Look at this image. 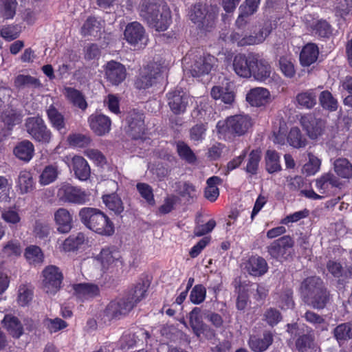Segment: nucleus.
Wrapping results in <instances>:
<instances>
[{
  "label": "nucleus",
  "instance_id": "6e6d98bb",
  "mask_svg": "<svg viewBox=\"0 0 352 352\" xmlns=\"http://www.w3.org/2000/svg\"><path fill=\"white\" fill-rule=\"evenodd\" d=\"M177 153L179 157L189 164H193L197 157L190 147L184 141H179L176 144Z\"/></svg>",
  "mask_w": 352,
  "mask_h": 352
},
{
  "label": "nucleus",
  "instance_id": "473e14b6",
  "mask_svg": "<svg viewBox=\"0 0 352 352\" xmlns=\"http://www.w3.org/2000/svg\"><path fill=\"white\" fill-rule=\"evenodd\" d=\"M329 300V293L324 286L304 301L314 309H322L325 307Z\"/></svg>",
  "mask_w": 352,
  "mask_h": 352
},
{
  "label": "nucleus",
  "instance_id": "aec40b11",
  "mask_svg": "<svg viewBox=\"0 0 352 352\" xmlns=\"http://www.w3.org/2000/svg\"><path fill=\"white\" fill-rule=\"evenodd\" d=\"M270 98V91L263 87L251 89L246 94V101L252 106L261 107L266 105Z\"/></svg>",
  "mask_w": 352,
  "mask_h": 352
},
{
  "label": "nucleus",
  "instance_id": "8fccbe9b",
  "mask_svg": "<svg viewBox=\"0 0 352 352\" xmlns=\"http://www.w3.org/2000/svg\"><path fill=\"white\" fill-rule=\"evenodd\" d=\"M208 126V122H199L193 125L189 130L190 140L195 144L205 140Z\"/></svg>",
  "mask_w": 352,
  "mask_h": 352
},
{
  "label": "nucleus",
  "instance_id": "9d476101",
  "mask_svg": "<svg viewBox=\"0 0 352 352\" xmlns=\"http://www.w3.org/2000/svg\"><path fill=\"white\" fill-rule=\"evenodd\" d=\"M168 107L175 115L184 114L188 106V96L180 88L169 91L166 95Z\"/></svg>",
  "mask_w": 352,
  "mask_h": 352
},
{
  "label": "nucleus",
  "instance_id": "6ab92c4d",
  "mask_svg": "<svg viewBox=\"0 0 352 352\" xmlns=\"http://www.w3.org/2000/svg\"><path fill=\"white\" fill-rule=\"evenodd\" d=\"M91 130L98 136H103L111 131V120L109 117L102 113H92L88 118Z\"/></svg>",
  "mask_w": 352,
  "mask_h": 352
},
{
  "label": "nucleus",
  "instance_id": "13d9d810",
  "mask_svg": "<svg viewBox=\"0 0 352 352\" xmlns=\"http://www.w3.org/2000/svg\"><path fill=\"white\" fill-rule=\"evenodd\" d=\"M211 107L206 102H200L191 111V119L194 122H207L206 116Z\"/></svg>",
  "mask_w": 352,
  "mask_h": 352
},
{
  "label": "nucleus",
  "instance_id": "cd10ccee",
  "mask_svg": "<svg viewBox=\"0 0 352 352\" xmlns=\"http://www.w3.org/2000/svg\"><path fill=\"white\" fill-rule=\"evenodd\" d=\"M13 153L19 160L29 162L34 156V146L30 140H24L17 143L13 149Z\"/></svg>",
  "mask_w": 352,
  "mask_h": 352
},
{
  "label": "nucleus",
  "instance_id": "864d4df0",
  "mask_svg": "<svg viewBox=\"0 0 352 352\" xmlns=\"http://www.w3.org/2000/svg\"><path fill=\"white\" fill-rule=\"evenodd\" d=\"M80 220H110L100 210L95 208L85 207L79 211Z\"/></svg>",
  "mask_w": 352,
  "mask_h": 352
},
{
  "label": "nucleus",
  "instance_id": "5fc2aeb1",
  "mask_svg": "<svg viewBox=\"0 0 352 352\" xmlns=\"http://www.w3.org/2000/svg\"><path fill=\"white\" fill-rule=\"evenodd\" d=\"M14 83V86L18 89H21L25 87H32L34 88H40L42 87V83L38 78L24 74L18 75L15 78Z\"/></svg>",
  "mask_w": 352,
  "mask_h": 352
},
{
  "label": "nucleus",
  "instance_id": "7c9ffc66",
  "mask_svg": "<svg viewBox=\"0 0 352 352\" xmlns=\"http://www.w3.org/2000/svg\"><path fill=\"white\" fill-rule=\"evenodd\" d=\"M74 289L76 297L81 300L93 298L100 294L98 286L92 283L77 284L74 285Z\"/></svg>",
  "mask_w": 352,
  "mask_h": 352
},
{
  "label": "nucleus",
  "instance_id": "a19ab883",
  "mask_svg": "<svg viewBox=\"0 0 352 352\" xmlns=\"http://www.w3.org/2000/svg\"><path fill=\"white\" fill-rule=\"evenodd\" d=\"M309 28L314 35L320 38H329L332 34L331 25L324 19L313 21Z\"/></svg>",
  "mask_w": 352,
  "mask_h": 352
},
{
  "label": "nucleus",
  "instance_id": "20e7f679",
  "mask_svg": "<svg viewBox=\"0 0 352 352\" xmlns=\"http://www.w3.org/2000/svg\"><path fill=\"white\" fill-rule=\"evenodd\" d=\"M25 127L32 140L42 144H49L53 138L51 130L47 127L41 116L28 117L25 119Z\"/></svg>",
  "mask_w": 352,
  "mask_h": 352
},
{
  "label": "nucleus",
  "instance_id": "c756f323",
  "mask_svg": "<svg viewBox=\"0 0 352 352\" xmlns=\"http://www.w3.org/2000/svg\"><path fill=\"white\" fill-rule=\"evenodd\" d=\"M74 175L80 181L87 180L91 175L90 166L87 160L81 156H75L72 159Z\"/></svg>",
  "mask_w": 352,
  "mask_h": 352
},
{
  "label": "nucleus",
  "instance_id": "a211bd4d",
  "mask_svg": "<svg viewBox=\"0 0 352 352\" xmlns=\"http://www.w3.org/2000/svg\"><path fill=\"white\" fill-rule=\"evenodd\" d=\"M129 133L134 140H142L146 134V126L143 113L132 111L126 118Z\"/></svg>",
  "mask_w": 352,
  "mask_h": 352
},
{
  "label": "nucleus",
  "instance_id": "052dcab7",
  "mask_svg": "<svg viewBox=\"0 0 352 352\" xmlns=\"http://www.w3.org/2000/svg\"><path fill=\"white\" fill-rule=\"evenodd\" d=\"M309 161L303 166L302 170L307 175H314L319 170L321 161L311 153H308Z\"/></svg>",
  "mask_w": 352,
  "mask_h": 352
},
{
  "label": "nucleus",
  "instance_id": "39448f33",
  "mask_svg": "<svg viewBox=\"0 0 352 352\" xmlns=\"http://www.w3.org/2000/svg\"><path fill=\"white\" fill-rule=\"evenodd\" d=\"M162 74V67L155 62H150L140 67L134 80V87L139 90L147 89L157 83Z\"/></svg>",
  "mask_w": 352,
  "mask_h": 352
},
{
  "label": "nucleus",
  "instance_id": "4c0bfd02",
  "mask_svg": "<svg viewBox=\"0 0 352 352\" xmlns=\"http://www.w3.org/2000/svg\"><path fill=\"white\" fill-rule=\"evenodd\" d=\"M83 223L87 228L101 235L110 236L115 231L112 221H83Z\"/></svg>",
  "mask_w": 352,
  "mask_h": 352
},
{
  "label": "nucleus",
  "instance_id": "49530a36",
  "mask_svg": "<svg viewBox=\"0 0 352 352\" xmlns=\"http://www.w3.org/2000/svg\"><path fill=\"white\" fill-rule=\"evenodd\" d=\"M6 329L14 338H19L23 334V327L16 317L6 315L3 320Z\"/></svg>",
  "mask_w": 352,
  "mask_h": 352
},
{
  "label": "nucleus",
  "instance_id": "6e6552de",
  "mask_svg": "<svg viewBox=\"0 0 352 352\" xmlns=\"http://www.w3.org/2000/svg\"><path fill=\"white\" fill-rule=\"evenodd\" d=\"M300 123L311 140H317L322 136L326 129V121L316 118L314 113H307L301 116Z\"/></svg>",
  "mask_w": 352,
  "mask_h": 352
},
{
  "label": "nucleus",
  "instance_id": "a18cd8bd",
  "mask_svg": "<svg viewBox=\"0 0 352 352\" xmlns=\"http://www.w3.org/2000/svg\"><path fill=\"white\" fill-rule=\"evenodd\" d=\"M334 170L337 175L343 179L352 178V164L346 158H338L334 162Z\"/></svg>",
  "mask_w": 352,
  "mask_h": 352
},
{
  "label": "nucleus",
  "instance_id": "412c9836",
  "mask_svg": "<svg viewBox=\"0 0 352 352\" xmlns=\"http://www.w3.org/2000/svg\"><path fill=\"white\" fill-rule=\"evenodd\" d=\"M341 182L332 173H327L322 175L316 181V187L320 193L329 194V192L335 188H340Z\"/></svg>",
  "mask_w": 352,
  "mask_h": 352
},
{
  "label": "nucleus",
  "instance_id": "09e8293b",
  "mask_svg": "<svg viewBox=\"0 0 352 352\" xmlns=\"http://www.w3.org/2000/svg\"><path fill=\"white\" fill-rule=\"evenodd\" d=\"M102 201L105 206L116 214H121L124 210V206L120 197L116 193L104 195Z\"/></svg>",
  "mask_w": 352,
  "mask_h": 352
},
{
  "label": "nucleus",
  "instance_id": "603ef678",
  "mask_svg": "<svg viewBox=\"0 0 352 352\" xmlns=\"http://www.w3.org/2000/svg\"><path fill=\"white\" fill-rule=\"evenodd\" d=\"M17 186L21 194L28 193L34 189V181L29 171H21L18 177Z\"/></svg>",
  "mask_w": 352,
  "mask_h": 352
},
{
  "label": "nucleus",
  "instance_id": "4d7b16f0",
  "mask_svg": "<svg viewBox=\"0 0 352 352\" xmlns=\"http://www.w3.org/2000/svg\"><path fill=\"white\" fill-rule=\"evenodd\" d=\"M327 268L334 277L340 278L342 280L348 278L351 274L350 271L344 270L341 263L336 261H329Z\"/></svg>",
  "mask_w": 352,
  "mask_h": 352
},
{
  "label": "nucleus",
  "instance_id": "bb28decb",
  "mask_svg": "<svg viewBox=\"0 0 352 352\" xmlns=\"http://www.w3.org/2000/svg\"><path fill=\"white\" fill-rule=\"evenodd\" d=\"M100 256L102 265L106 269L122 265V256L118 250L110 248L102 249Z\"/></svg>",
  "mask_w": 352,
  "mask_h": 352
},
{
  "label": "nucleus",
  "instance_id": "ddd939ff",
  "mask_svg": "<svg viewBox=\"0 0 352 352\" xmlns=\"http://www.w3.org/2000/svg\"><path fill=\"white\" fill-rule=\"evenodd\" d=\"M256 63V54L249 53L248 55L239 54L233 60V69L235 73L243 78H250L254 64Z\"/></svg>",
  "mask_w": 352,
  "mask_h": 352
},
{
  "label": "nucleus",
  "instance_id": "f257e3e1",
  "mask_svg": "<svg viewBox=\"0 0 352 352\" xmlns=\"http://www.w3.org/2000/svg\"><path fill=\"white\" fill-rule=\"evenodd\" d=\"M139 12L148 25L157 32L166 30L172 22L171 12L166 3L144 0L140 6Z\"/></svg>",
  "mask_w": 352,
  "mask_h": 352
},
{
  "label": "nucleus",
  "instance_id": "2eb2a0df",
  "mask_svg": "<svg viewBox=\"0 0 352 352\" xmlns=\"http://www.w3.org/2000/svg\"><path fill=\"white\" fill-rule=\"evenodd\" d=\"M104 70L105 78L111 85L118 86L126 79V67L120 62L108 61L104 66Z\"/></svg>",
  "mask_w": 352,
  "mask_h": 352
},
{
  "label": "nucleus",
  "instance_id": "c9c22d12",
  "mask_svg": "<svg viewBox=\"0 0 352 352\" xmlns=\"http://www.w3.org/2000/svg\"><path fill=\"white\" fill-rule=\"evenodd\" d=\"M333 336L340 346L352 339V320L338 325L333 331Z\"/></svg>",
  "mask_w": 352,
  "mask_h": 352
},
{
  "label": "nucleus",
  "instance_id": "bf43d9fd",
  "mask_svg": "<svg viewBox=\"0 0 352 352\" xmlns=\"http://www.w3.org/2000/svg\"><path fill=\"white\" fill-rule=\"evenodd\" d=\"M58 177L57 168L53 165L45 167L39 177V182L42 185H48L54 182Z\"/></svg>",
  "mask_w": 352,
  "mask_h": 352
},
{
  "label": "nucleus",
  "instance_id": "338daca9",
  "mask_svg": "<svg viewBox=\"0 0 352 352\" xmlns=\"http://www.w3.org/2000/svg\"><path fill=\"white\" fill-rule=\"evenodd\" d=\"M279 68L283 74L289 78L294 77L296 70L292 60L285 56H281L278 60Z\"/></svg>",
  "mask_w": 352,
  "mask_h": 352
},
{
  "label": "nucleus",
  "instance_id": "2f4dec72",
  "mask_svg": "<svg viewBox=\"0 0 352 352\" xmlns=\"http://www.w3.org/2000/svg\"><path fill=\"white\" fill-rule=\"evenodd\" d=\"M232 284L238 293L236 307L238 310L243 311L245 309L248 302V295L246 287H248L249 283L241 282V278L238 277L234 279Z\"/></svg>",
  "mask_w": 352,
  "mask_h": 352
},
{
  "label": "nucleus",
  "instance_id": "a878e982",
  "mask_svg": "<svg viewBox=\"0 0 352 352\" xmlns=\"http://www.w3.org/2000/svg\"><path fill=\"white\" fill-rule=\"evenodd\" d=\"M273 340V334L269 331H265L263 332L262 338L254 335L250 336L248 345L254 352H263L272 344Z\"/></svg>",
  "mask_w": 352,
  "mask_h": 352
},
{
  "label": "nucleus",
  "instance_id": "4468645a",
  "mask_svg": "<svg viewBox=\"0 0 352 352\" xmlns=\"http://www.w3.org/2000/svg\"><path fill=\"white\" fill-rule=\"evenodd\" d=\"M134 307V302L129 298H123L109 303L104 310V316L109 320L126 316Z\"/></svg>",
  "mask_w": 352,
  "mask_h": 352
},
{
  "label": "nucleus",
  "instance_id": "e2e57ef3",
  "mask_svg": "<svg viewBox=\"0 0 352 352\" xmlns=\"http://www.w3.org/2000/svg\"><path fill=\"white\" fill-rule=\"evenodd\" d=\"M20 32L21 26L19 25H3L0 30L1 36L8 41L17 38Z\"/></svg>",
  "mask_w": 352,
  "mask_h": 352
},
{
  "label": "nucleus",
  "instance_id": "ea45409f",
  "mask_svg": "<svg viewBox=\"0 0 352 352\" xmlns=\"http://www.w3.org/2000/svg\"><path fill=\"white\" fill-rule=\"evenodd\" d=\"M287 142L291 146L295 148H304L307 144L306 137L297 126H294L290 129L287 136Z\"/></svg>",
  "mask_w": 352,
  "mask_h": 352
},
{
  "label": "nucleus",
  "instance_id": "1a4fd4ad",
  "mask_svg": "<svg viewBox=\"0 0 352 352\" xmlns=\"http://www.w3.org/2000/svg\"><path fill=\"white\" fill-rule=\"evenodd\" d=\"M294 241L289 236H284L274 241L267 248L270 256L280 261H286L290 257Z\"/></svg>",
  "mask_w": 352,
  "mask_h": 352
},
{
  "label": "nucleus",
  "instance_id": "9b49d317",
  "mask_svg": "<svg viewBox=\"0 0 352 352\" xmlns=\"http://www.w3.org/2000/svg\"><path fill=\"white\" fill-rule=\"evenodd\" d=\"M189 324L195 336L200 338L201 334H205L206 338L212 339L214 337V331L208 327L203 321L202 313L200 307H194L188 314Z\"/></svg>",
  "mask_w": 352,
  "mask_h": 352
},
{
  "label": "nucleus",
  "instance_id": "79ce46f5",
  "mask_svg": "<svg viewBox=\"0 0 352 352\" xmlns=\"http://www.w3.org/2000/svg\"><path fill=\"white\" fill-rule=\"evenodd\" d=\"M87 239L82 233H78L75 237L69 236L65 239L60 247L64 252L75 251L87 243Z\"/></svg>",
  "mask_w": 352,
  "mask_h": 352
},
{
  "label": "nucleus",
  "instance_id": "72a5a7b5",
  "mask_svg": "<svg viewBox=\"0 0 352 352\" xmlns=\"http://www.w3.org/2000/svg\"><path fill=\"white\" fill-rule=\"evenodd\" d=\"M223 180L219 176H212L206 180V186L204 189V197L210 202H214L219 196V185Z\"/></svg>",
  "mask_w": 352,
  "mask_h": 352
},
{
  "label": "nucleus",
  "instance_id": "c85d7f7f",
  "mask_svg": "<svg viewBox=\"0 0 352 352\" xmlns=\"http://www.w3.org/2000/svg\"><path fill=\"white\" fill-rule=\"evenodd\" d=\"M46 115L50 124L56 131L61 132L66 129V120L63 113L53 104L46 109Z\"/></svg>",
  "mask_w": 352,
  "mask_h": 352
},
{
  "label": "nucleus",
  "instance_id": "0e129e2a",
  "mask_svg": "<svg viewBox=\"0 0 352 352\" xmlns=\"http://www.w3.org/2000/svg\"><path fill=\"white\" fill-rule=\"evenodd\" d=\"M96 28L100 29V22L98 21L96 17L89 16L81 27L80 33L83 36H90Z\"/></svg>",
  "mask_w": 352,
  "mask_h": 352
},
{
  "label": "nucleus",
  "instance_id": "58836bf2",
  "mask_svg": "<svg viewBox=\"0 0 352 352\" xmlns=\"http://www.w3.org/2000/svg\"><path fill=\"white\" fill-rule=\"evenodd\" d=\"M211 97L214 100H221L223 103L232 104L234 101L235 94L229 87L214 86L210 91Z\"/></svg>",
  "mask_w": 352,
  "mask_h": 352
},
{
  "label": "nucleus",
  "instance_id": "423d86ee",
  "mask_svg": "<svg viewBox=\"0 0 352 352\" xmlns=\"http://www.w3.org/2000/svg\"><path fill=\"white\" fill-rule=\"evenodd\" d=\"M271 25L263 27L257 33L248 35L239 28L237 30L231 32L229 39L231 43H236L238 46L243 47L251 45H257L262 43L271 32Z\"/></svg>",
  "mask_w": 352,
  "mask_h": 352
},
{
  "label": "nucleus",
  "instance_id": "f8f14e48",
  "mask_svg": "<svg viewBox=\"0 0 352 352\" xmlns=\"http://www.w3.org/2000/svg\"><path fill=\"white\" fill-rule=\"evenodd\" d=\"M43 286L46 293L55 294L60 288L63 280V274L54 265L46 267L43 271Z\"/></svg>",
  "mask_w": 352,
  "mask_h": 352
},
{
  "label": "nucleus",
  "instance_id": "5701e85b",
  "mask_svg": "<svg viewBox=\"0 0 352 352\" xmlns=\"http://www.w3.org/2000/svg\"><path fill=\"white\" fill-rule=\"evenodd\" d=\"M319 48L314 43H307L305 44L299 55L300 64L302 67H309L315 63L319 56Z\"/></svg>",
  "mask_w": 352,
  "mask_h": 352
},
{
  "label": "nucleus",
  "instance_id": "f704fd0d",
  "mask_svg": "<svg viewBox=\"0 0 352 352\" xmlns=\"http://www.w3.org/2000/svg\"><path fill=\"white\" fill-rule=\"evenodd\" d=\"M280 157L275 150H267L265 154V166L266 171L270 174L280 172L282 170Z\"/></svg>",
  "mask_w": 352,
  "mask_h": 352
},
{
  "label": "nucleus",
  "instance_id": "393cba45",
  "mask_svg": "<svg viewBox=\"0 0 352 352\" xmlns=\"http://www.w3.org/2000/svg\"><path fill=\"white\" fill-rule=\"evenodd\" d=\"M272 74V67L270 64L264 58H261L256 54V63L253 65L251 76L260 82H264L270 78Z\"/></svg>",
  "mask_w": 352,
  "mask_h": 352
},
{
  "label": "nucleus",
  "instance_id": "dca6fc26",
  "mask_svg": "<svg viewBox=\"0 0 352 352\" xmlns=\"http://www.w3.org/2000/svg\"><path fill=\"white\" fill-rule=\"evenodd\" d=\"M217 62V58L209 54L197 57L190 66V72L193 77L208 74Z\"/></svg>",
  "mask_w": 352,
  "mask_h": 352
},
{
  "label": "nucleus",
  "instance_id": "4be33fe9",
  "mask_svg": "<svg viewBox=\"0 0 352 352\" xmlns=\"http://www.w3.org/2000/svg\"><path fill=\"white\" fill-rule=\"evenodd\" d=\"M245 270L253 276H261L268 270L266 261L261 256H252L245 263Z\"/></svg>",
  "mask_w": 352,
  "mask_h": 352
},
{
  "label": "nucleus",
  "instance_id": "69168bd1",
  "mask_svg": "<svg viewBox=\"0 0 352 352\" xmlns=\"http://www.w3.org/2000/svg\"><path fill=\"white\" fill-rule=\"evenodd\" d=\"M1 117L3 122L9 129H11L14 125L21 122L20 115L14 109L4 111Z\"/></svg>",
  "mask_w": 352,
  "mask_h": 352
},
{
  "label": "nucleus",
  "instance_id": "f3484780",
  "mask_svg": "<svg viewBox=\"0 0 352 352\" xmlns=\"http://www.w3.org/2000/svg\"><path fill=\"white\" fill-rule=\"evenodd\" d=\"M124 39L128 44L136 47L144 44L146 38V31L143 25L138 22L129 23L124 30Z\"/></svg>",
  "mask_w": 352,
  "mask_h": 352
},
{
  "label": "nucleus",
  "instance_id": "0eeeda50",
  "mask_svg": "<svg viewBox=\"0 0 352 352\" xmlns=\"http://www.w3.org/2000/svg\"><path fill=\"white\" fill-rule=\"evenodd\" d=\"M57 197L61 201L76 204H83L88 199L85 190L68 182L60 184L58 188Z\"/></svg>",
  "mask_w": 352,
  "mask_h": 352
},
{
  "label": "nucleus",
  "instance_id": "de8ad7c7",
  "mask_svg": "<svg viewBox=\"0 0 352 352\" xmlns=\"http://www.w3.org/2000/svg\"><path fill=\"white\" fill-rule=\"evenodd\" d=\"M319 103L324 110L334 112L338 108V100L328 90L322 91L319 95Z\"/></svg>",
  "mask_w": 352,
  "mask_h": 352
},
{
  "label": "nucleus",
  "instance_id": "774afa93",
  "mask_svg": "<svg viewBox=\"0 0 352 352\" xmlns=\"http://www.w3.org/2000/svg\"><path fill=\"white\" fill-rule=\"evenodd\" d=\"M206 296V289L202 285H196L190 294V300L195 305L203 302Z\"/></svg>",
  "mask_w": 352,
  "mask_h": 352
},
{
  "label": "nucleus",
  "instance_id": "c03bdc74",
  "mask_svg": "<svg viewBox=\"0 0 352 352\" xmlns=\"http://www.w3.org/2000/svg\"><path fill=\"white\" fill-rule=\"evenodd\" d=\"M316 98V90L311 89L298 94L296 98L298 104L300 107L311 109L314 108L317 103Z\"/></svg>",
  "mask_w": 352,
  "mask_h": 352
},
{
  "label": "nucleus",
  "instance_id": "f03ea898",
  "mask_svg": "<svg viewBox=\"0 0 352 352\" xmlns=\"http://www.w3.org/2000/svg\"><path fill=\"white\" fill-rule=\"evenodd\" d=\"M217 16V7L201 1L192 5L188 12L190 20L197 25L199 29L207 32L211 31L214 27Z\"/></svg>",
  "mask_w": 352,
  "mask_h": 352
},
{
  "label": "nucleus",
  "instance_id": "680f3d73",
  "mask_svg": "<svg viewBox=\"0 0 352 352\" xmlns=\"http://www.w3.org/2000/svg\"><path fill=\"white\" fill-rule=\"evenodd\" d=\"M25 256L30 264L43 262V255L39 247L32 245L25 249Z\"/></svg>",
  "mask_w": 352,
  "mask_h": 352
},
{
  "label": "nucleus",
  "instance_id": "37998d69",
  "mask_svg": "<svg viewBox=\"0 0 352 352\" xmlns=\"http://www.w3.org/2000/svg\"><path fill=\"white\" fill-rule=\"evenodd\" d=\"M248 154L246 166L243 170L251 175L257 174L259 163L261 160L262 153L260 148L253 149Z\"/></svg>",
  "mask_w": 352,
  "mask_h": 352
},
{
  "label": "nucleus",
  "instance_id": "b1692460",
  "mask_svg": "<svg viewBox=\"0 0 352 352\" xmlns=\"http://www.w3.org/2000/svg\"><path fill=\"white\" fill-rule=\"evenodd\" d=\"M324 286V282L318 276H309L305 278L301 283L300 287V292L303 300L310 297Z\"/></svg>",
  "mask_w": 352,
  "mask_h": 352
},
{
  "label": "nucleus",
  "instance_id": "e433bc0d",
  "mask_svg": "<svg viewBox=\"0 0 352 352\" xmlns=\"http://www.w3.org/2000/svg\"><path fill=\"white\" fill-rule=\"evenodd\" d=\"M65 96L74 106L82 111L87 108V102L85 96L79 90L70 87H65Z\"/></svg>",
  "mask_w": 352,
  "mask_h": 352
},
{
  "label": "nucleus",
  "instance_id": "7ed1b4c3",
  "mask_svg": "<svg viewBox=\"0 0 352 352\" xmlns=\"http://www.w3.org/2000/svg\"><path fill=\"white\" fill-rule=\"evenodd\" d=\"M252 126V119L249 116L234 115L227 118L222 125L221 122H218L217 126L220 133L230 138L244 135Z\"/></svg>",
  "mask_w": 352,
  "mask_h": 352
},
{
  "label": "nucleus",
  "instance_id": "3c124183",
  "mask_svg": "<svg viewBox=\"0 0 352 352\" xmlns=\"http://www.w3.org/2000/svg\"><path fill=\"white\" fill-rule=\"evenodd\" d=\"M16 0H0V17L3 20L12 19L16 14Z\"/></svg>",
  "mask_w": 352,
  "mask_h": 352
}]
</instances>
